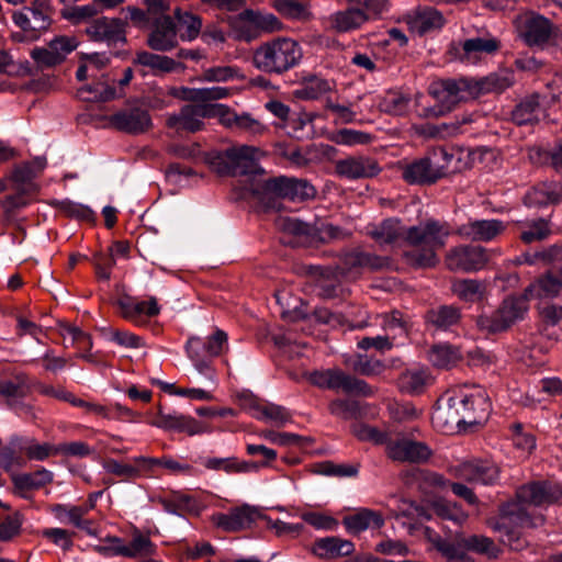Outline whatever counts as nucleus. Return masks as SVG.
I'll list each match as a JSON object with an SVG mask.
<instances>
[{"label":"nucleus","instance_id":"1","mask_svg":"<svg viewBox=\"0 0 562 562\" xmlns=\"http://www.w3.org/2000/svg\"><path fill=\"white\" fill-rule=\"evenodd\" d=\"M452 234L446 221L427 218L418 225L406 227L397 218H386L374 226L369 235L380 245L402 248L406 263L413 268H434L439 262L438 251L446 247Z\"/></svg>","mask_w":562,"mask_h":562},{"label":"nucleus","instance_id":"2","mask_svg":"<svg viewBox=\"0 0 562 562\" xmlns=\"http://www.w3.org/2000/svg\"><path fill=\"white\" fill-rule=\"evenodd\" d=\"M517 502L505 504L501 509L495 529L503 533L502 541L513 550L519 551L526 546L521 530L543 525L542 515L532 516L524 505L548 506L562 497L560 484L550 481L531 482L520 486L516 492Z\"/></svg>","mask_w":562,"mask_h":562},{"label":"nucleus","instance_id":"3","mask_svg":"<svg viewBox=\"0 0 562 562\" xmlns=\"http://www.w3.org/2000/svg\"><path fill=\"white\" fill-rule=\"evenodd\" d=\"M168 94L182 101L192 102L183 105L179 112L170 114L166 120L167 127L177 134H182L202 131L204 119L217 117L220 120L222 104L214 103V101L227 98L231 91L225 87H171Z\"/></svg>","mask_w":562,"mask_h":562},{"label":"nucleus","instance_id":"4","mask_svg":"<svg viewBox=\"0 0 562 562\" xmlns=\"http://www.w3.org/2000/svg\"><path fill=\"white\" fill-rule=\"evenodd\" d=\"M510 86L506 78L490 75L475 79L469 77L442 78L432 81L429 86V94L440 105L431 110L430 115L442 116L451 111L458 103L467 102L492 92H503Z\"/></svg>","mask_w":562,"mask_h":562},{"label":"nucleus","instance_id":"5","mask_svg":"<svg viewBox=\"0 0 562 562\" xmlns=\"http://www.w3.org/2000/svg\"><path fill=\"white\" fill-rule=\"evenodd\" d=\"M249 196L266 207H274L276 199L306 200L315 195V188L305 180L284 176L266 178L259 175L249 181Z\"/></svg>","mask_w":562,"mask_h":562},{"label":"nucleus","instance_id":"6","mask_svg":"<svg viewBox=\"0 0 562 562\" xmlns=\"http://www.w3.org/2000/svg\"><path fill=\"white\" fill-rule=\"evenodd\" d=\"M302 57V47L296 41L278 37L258 46L254 52L252 63L266 74L282 75L297 66Z\"/></svg>","mask_w":562,"mask_h":562},{"label":"nucleus","instance_id":"7","mask_svg":"<svg viewBox=\"0 0 562 562\" xmlns=\"http://www.w3.org/2000/svg\"><path fill=\"white\" fill-rule=\"evenodd\" d=\"M262 155L263 151L260 148L243 145L228 148L216 155L212 159L211 165L220 175L244 177L240 183L244 191L243 194L247 196L249 195L247 187H249L250 179L259 175L262 177L265 173V170L258 165V160Z\"/></svg>","mask_w":562,"mask_h":562},{"label":"nucleus","instance_id":"8","mask_svg":"<svg viewBox=\"0 0 562 562\" xmlns=\"http://www.w3.org/2000/svg\"><path fill=\"white\" fill-rule=\"evenodd\" d=\"M450 402V408L459 415L458 425H482L488 419L492 411L487 392L479 385L462 386Z\"/></svg>","mask_w":562,"mask_h":562},{"label":"nucleus","instance_id":"9","mask_svg":"<svg viewBox=\"0 0 562 562\" xmlns=\"http://www.w3.org/2000/svg\"><path fill=\"white\" fill-rule=\"evenodd\" d=\"M501 41L485 33L463 41H453L448 48L451 58L465 64H476L485 56L494 55L501 49Z\"/></svg>","mask_w":562,"mask_h":562},{"label":"nucleus","instance_id":"10","mask_svg":"<svg viewBox=\"0 0 562 562\" xmlns=\"http://www.w3.org/2000/svg\"><path fill=\"white\" fill-rule=\"evenodd\" d=\"M528 308L525 297H507L497 311L491 315L477 317V326L487 333H498L507 329L514 322L521 318Z\"/></svg>","mask_w":562,"mask_h":562},{"label":"nucleus","instance_id":"11","mask_svg":"<svg viewBox=\"0 0 562 562\" xmlns=\"http://www.w3.org/2000/svg\"><path fill=\"white\" fill-rule=\"evenodd\" d=\"M52 12L49 0H32L29 7L14 11L12 20L21 30L31 33L33 37H37L41 32L49 27Z\"/></svg>","mask_w":562,"mask_h":562},{"label":"nucleus","instance_id":"12","mask_svg":"<svg viewBox=\"0 0 562 562\" xmlns=\"http://www.w3.org/2000/svg\"><path fill=\"white\" fill-rule=\"evenodd\" d=\"M490 260L485 248L475 245H459L445 256L446 267L450 271L474 272L483 269Z\"/></svg>","mask_w":562,"mask_h":562},{"label":"nucleus","instance_id":"13","mask_svg":"<svg viewBox=\"0 0 562 562\" xmlns=\"http://www.w3.org/2000/svg\"><path fill=\"white\" fill-rule=\"evenodd\" d=\"M451 475L472 484L491 485L499 477L498 467L485 460L462 462L449 469Z\"/></svg>","mask_w":562,"mask_h":562},{"label":"nucleus","instance_id":"14","mask_svg":"<svg viewBox=\"0 0 562 562\" xmlns=\"http://www.w3.org/2000/svg\"><path fill=\"white\" fill-rule=\"evenodd\" d=\"M148 424L164 430L184 432L188 436L200 435L209 431L205 424L196 420L192 416L177 412L166 414L160 405L158 406L156 415L148 420Z\"/></svg>","mask_w":562,"mask_h":562},{"label":"nucleus","instance_id":"15","mask_svg":"<svg viewBox=\"0 0 562 562\" xmlns=\"http://www.w3.org/2000/svg\"><path fill=\"white\" fill-rule=\"evenodd\" d=\"M335 173L348 180L368 179L380 173L381 167L376 159L369 156H348L335 161Z\"/></svg>","mask_w":562,"mask_h":562},{"label":"nucleus","instance_id":"16","mask_svg":"<svg viewBox=\"0 0 562 562\" xmlns=\"http://www.w3.org/2000/svg\"><path fill=\"white\" fill-rule=\"evenodd\" d=\"M385 453L393 461L419 463L430 458L431 450L420 441L407 438H390L386 442Z\"/></svg>","mask_w":562,"mask_h":562},{"label":"nucleus","instance_id":"17","mask_svg":"<svg viewBox=\"0 0 562 562\" xmlns=\"http://www.w3.org/2000/svg\"><path fill=\"white\" fill-rule=\"evenodd\" d=\"M555 30L552 22L540 14L531 12L520 18L519 33L529 46L547 43Z\"/></svg>","mask_w":562,"mask_h":562},{"label":"nucleus","instance_id":"18","mask_svg":"<svg viewBox=\"0 0 562 562\" xmlns=\"http://www.w3.org/2000/svg\"><path fill=\"white\" fill-rule=\"evenodd\" d=\"M78 42L71 36H57L49 42L46 48H34L32 58L41 67H53L65 60L66 56L75 50Z\"/></svg>","mask_w":562,"mask_h":562},{"label":"nucleus","instance_id":"19","mask_svg":"<svg viewBox=\"0 0 562 562\" xmlns=\"http://www.w3.org/2000/svg\"><path fill=\"white\" fill-rule=\"evenodd\" d=\"M506 225L501 220H469L456 229L463 239L488 243L502 235Z\"/></svg>","mask_w":562,"mask_h":562},{"label":"nucleus","instance_id":"20","mask_svg":"<svg viewBox=\"0 0 562 562\" xmlns=\"http://www.w3.org/2000/svg\"><path fill=\"white\" fill-rule=\"evenodd\" d=\"M258 519H263L259 508L244 504L231 509L227 514L216 515L214 521L223 530L236 532L250 528Z\"/></svg>","mask_w":562,"mask_h":562},{"label":"nucleus","instance_id":"21","mask_svg":"<svg viewBox=\"0 0 562 562\" xmlns=\"http://www.w3.org/2000/svg\"><path fill=\"white\" fill-rule=\"evenodd\" d=\"M220 123L227 128L248 134L251 137H260L269 132V128L250 113H236L231 108L222 104Z\"/></svg>","mask_w":562,"mask_h":562},{"label":"nucleus","instance_id":"22","mask_svg":"<svg viewBox=\"0 0 562 562\" xmlns=\"http://www.w3.org/2000/svg\"><path fill=\"white\" fill-rule=\"evenodd\" d=\"M447 175V166L434 167L429 158H420L402 168V178L409 184H432Z\"/></svg>","mask_w":562,"mask_h":562},{"label":"nucleus","instance_id":"23","mask_svg":"<svg viewBox=\"0 0 562 562\" xmlns=\"http://www.w3.org/2000/svg\"><path fill=\"white\" fill-rule=\"evenodd\" d=\"M86 33L94 42L116 44L125 42V23L121 19L102 16L91 21Z\"/></svg>","mask_w":562,"mask_h":562},{"label":"nucleus","instance_id":"24","mask_svg":"<svg viewBox=\"0 0 562 562\" xmlns=\"http://www.w3.org/2000/svg\"><path fill=\"white\" fill-rule=\"evenodd\" d=\"M110 122L119 131L135 135L147 132L153 125L148 111L140 108L122 110L113 114Z\"/></svg>","mask_w":562,"mask_h":562},{"label":"nucleus","instance_id":"25","mask_svg":"<svg viewBox=\"0 0 562 562\" xmlns=\"http://www.w3.org/2000/svg\"><path fill=\"white\" fill-rule=\"evenodd\" d=\"M154 50L166 52L177 45V25L169 15L156 18L147 40Z\"/></svg>","mask_w":562,"mask_h":562},{"label":"nucleus","instance_id":"26","mask_svg":"<svg viewBox=\"0 0 562 562\" xmlns=\"http://www.w3.org/2000/svg\"><path fill=\"white\" fill-rule=\"evenodd\" d=\"M32 392V383L24 372H15L9 376H0V396L9 406H15Z\"/></svg>","mask_w":562,"mask_h":562},{"label":"nucleus","instance_id":"27","mask_svg":"<svg viewBox=\"0 0 562 562\" xmlns=\"http://www.w3.org/2000/svg\"><path fill=\"white\" fill-rule=\"evenodd\" d=\"M311 552L322 560H336L350 557L355 552V544L350 540L328 536L316 539L312 546Z\"/></svg>","mask_w":562,"mask_h":562},{"label":"nucleus","instance_id":"28","mask_svg":"<svg viewBox=\"0 0 562 562\" xmlns=\"http://www.w3.org/2000/svg\"><path fill=\"white\" fill-rule=\"evenodd\" d=\"M325 375L326 389H340L345 393L359 394L363 396L373 394L372 387L366 381L349 375L340 369H327L325 370Z\"/></svg>","mask_w":562,"mask_h":562},{"label":"nucleus","instance_id":"29","mask_svg":"<svg viewBox=\"0 0 562 562\" xmlns=\"http://www.w3.org/2000/svg\"><path fill=\"white\" fill-rule=\"evenodd\" d=\"M53 473L44 468L31 473H12L13 493L27 498V493L40 490L53 482Z\"/></svg>","mask_w":562,"mask_h":562},{"label":"nucleus","instance_id":"30","mask_svg":"<svg viewBox=\"0 0 562 562\" xmlns=\"http://www.w3.org/2000/svg\"><path fill=\"white\" fill-rule=\"evenodd\" d=\"M147 457H134L128 463H121L115 459H106L103 461V469L124 481L136 480L142 476H148Z\"/></svg>","mask_w":562,"mask_h":562},{"label":"nucleus","instance_id":"31","mask_svg":"<svg viewBox=\"0 0 562 562\" xmlns=\"http://www.w3.org/2000/svg\"><path fill=\"white\" fill-rule=\"evenodd\" d=\"M200 463L211 471H223L227 474L249 473L259 470V465L252 461L239 460L236 457L217 458L207 457L200 458Z\"/></svg>","mask_w":562,"mask_h":562},{"label":"nucleus","instance_id":"32","mask_svg":"<svg viewBox=\"0 0 562 562\" xmlns=\"http://www.w3.org/2000/svg\"><path fill=\"white\" fill-rule=\"evenodd\" d=\"M369 20L368 13L359 7H349L329 15V27L338 33H346L360 27Z\"/></svg>","mask_w":562,"mask_h":562},{"label":"nucleus","instance_id":"33","mask_svg":"<svg viewBox=\"0 0 562 562\" xmlns=\"http://www.w3.org/2000/svg\"><path fill=\"white\" fill-rule=\"evenodd\" d=\"M515 227L526 245L546 240L552 234L550 221L543 217L517 221Z\"/></svg>","mask_w":562,"mask_h":562},{"label":"nucleus","instance_id":"34","mask_svg":"<svg viewBox=\"0 0 562 562\" xmlns=\"http://www.w3.org/2000/svg\"><path fill=\"white\" fill-rule=\"evenodd\" d=\"M562 200V186L559 182H542L532 187L524 198L528 206H543Z\"/></svg>","mask_w":562,"mask_h":562},{"label":"nucleus","instance_id":"35","mask_svg":"<svg viewBox=\"0 0 562 562\" xmlns=\"http://www.w3.org/2000/svg\"><path fill=\"white\" fill-rule=\"evenodd\" d=\"M562 291L561 283L553 271H547L539 276L525 290L529 299H553Z\"/></svg>","mask_w":562,"mask_h":562},{"label":"nucleus","instance_id":"36","mask_svg":"<svg viewBox=\"0 0 562 562\" xmlns=\"http://www.w3.org/2000/svg\"><path fill=\"white\" fill-rule=\"evenodd\" d=\"M431 383L432 378L424 368L406 369L397 379L400 390L407 394H420Z\"/></svg>","mask_w":562,"mask_h":562},{"label":"nucleus","instance_id":"37","mask_svg":"<svg viewBox=\"0 0 562 562\" xmlns=\"http://www.w3.org/2000/svg\"><path fill=\"white\" fill-rule=\"evenodd\" d=\"M342 262L347 270L361 268L378 271L391 266V259L389 257L364 251L348 252L344 256Z\"/></svg>","mask_w":562,"mask_h":562},{"label":"nucleus","instance_id":"38","mask_svg":"<svg viewBox=\"0 0 562 562\" xmlns=\"http://www.w3.org/2000/svg\"><path fill=\"white\" fill-rule=\"evenodd\" d=\"M116 551L122 557L137 558V557H151L157 553V546L150 540L148 535H144L137 528L132 531V540L130 543L122 544L116 548Z\"/></svg>","mask_w":562,"mask_h":562},{"label":"nucleus","instance_id":"39","mask_svg":"<svg viewBox=\"0 0 562 562\" xmlns=\"http://www.w3.org/2000/svg\"><path fill=\"white\" fill-rule=\"evenodd\" d=\"M445 19L442 14L434 8L418 9L408 19V25L413 32L423 35L432 30H439L443 26Z\"/></svg>","mask_w":562,"mask_h":562},{"label":"nucleus","instance_id":"40","mask_svg":"<svg viewBox=\"0 0 562 562\" xmlns=\"http://www.w3.org/2000/svg\"><path fill=\"white\" fill-rule=\"evenodd\" d=\"M541 114L539 94L535 93L525 98L515 106L512 119L517 125L535 124L540 121Z\"/></svg>","mask_w":562,"mask_h":562},{"label":"nucleus","instance_id":"41","mask_svg":"<svg viewBox=\"0 0 562 562\" xmlns=\"http://www.w3.org/2000/svg\"><path fill=\"white\" fill-rule=\"evenodd\" d=\"M383 522L382 516L370 509H362L342 519L345 528L351 533H360L368 528H380Z\"/></svg>","mask_w":562,"mask_h":562},{"label":"nucleus","instance_id":"42","mask_svg":"<svg viewBox=\"0 0 562 562\" xmlns=\"http://www.w3.org/2000/svg\"><path fill=\"white\" fill-rule=\"evenodd\" d=\"M461 358L460 350L448 344L434 345L427 353L428 361L438 369H450L457 366Z\"/></svg>","mask_w":562,"mask_h":562},{"label":"nucleus","instance_id":"43","mask_svg":"<svg viewBox=\"0 0 562 562\" xmlns=\"http://www.w3.org/2000/svg\"><path fill=\"white\" fill-rule=\"evenodd\" d=\"M79 99L87 102H106L119 97L116 89L108 79L80 88L77 92Z\"/></svg>","mask_w":562,"mask_h":562},{"label":"nucleus","instance_id":"44","mask_svg":"<svg viewBox=\"0 0 562 562\" xmlns=\"http://www.w3.org/2000/svg\"><path fill=\"white\" fill-rule=\"evenodd\" d=\"M461 312L453 305H441L427 312L426 319L438 329H447L459 323Z\"/></svg>","mask_w":562,"mask_h":562},{"label":"nucleus","instance_id":"45","mask_svg":"<svg viewBox=\"0 0 562 562\" xmlns=\"http://www.w3.org/2000/svg\"><path fill=\"white\" fill-rule=\"evenodd\" d=\"M23 439L19 436L10 438L9 445L0 448V467L10 472L13 467H24L25 459L21 456L24 451L22 447Z\"/></svg>","mask_w":562,"mask_h":562},{"label":"nucleus","instance_id":"46","mask_svg":"<svg viewBox=\"0 0 562 562\" xmlns=\"http://www.w3.org/2000/svg\"><path fill=\"white\" fill-rule=\"evenodd\" d=\"M331 90L329 81L317 76L303 78L295 90V97L301 100H316Z\"/></svg>","mask_w":562,"mask_h":562},{"label":"nucleus","instance_id":"47","mask_svg":"<svg viewBox=\"0 0 562 562\" xmlns=\"http://www.w3.org/2000/svg\"><path fill=\"white\" fill-rule=\"evenodd\" d=\"M451 290L459 299L473 302L483 297L486 285L483 281L475 279H459L452 282Z\"/></svg>","mask_w":562,"mask_h":562},{"label":"nucleus","instance_id":"48","mask_svg":"<svg viewBox=\"0 0 562 562\" xmlns=\"http://www.w3.org/2000/svg\"><path fill=\"white\" fill-rule=\"evenodd\" d=\"M148 476H156V468L162 467L171 474L190 475L193 473V467L186 462H180L171 457L165 456L162 458L147 457Z\"/></svg>","mask_w":562,"mask_h":562},{"label":"nucleus","instance_id":"49","mask_svg":"<svg viewBox=\"0 0 562 562\" xmlns=\"http://www.w3.org/2000/svg\"><path fill=\"white\" fill-rule=\"evenodd\" d=\"M135 61L144 67L150 68L155 74L171 72L177 66V61L172 58L149 52L137 53Z\"/></svg>","mask_w":562,"mask_h":562},{"label":"nucleus","instance_id":"50","mask_svg":"<svg viewBox=\"0 0 562 562\" xmlns=\"http://www.w3.org/2000/svg\"><path fill=\"white\" fill-rule=\"evenodd\" d=\"M276 226L281 232L297 236L306 237V240L313 241L316 229L308 224L293 217L279 216L276 220Z\"/></svg>","mask_w":562,"mask_h":562},{"label":"nucleus","instance_id":"51","mask_svg":"<svg viewBox=\"0 0 562 562\" xmlns=\"http://www.w3.org/2000/svg\"><path fill=\"white\" fill-rule=\"evenodd\" d=\"M329 413L340 419H358L362 409L358 401L350 398H336L328 404Z\"/></svg>","mask_w":562,"mask_h":562},{"label":"nucleus","instance_id":"52","mask_svg":"<svg viewBox=\"0 0 562 562\" xmlns=\"http://www.w3.org/2000/svg\"><path fill=\"white\" fill-rule=\"evenodd\" d=\"M431 508L439 518L451 520L458 525L468 519V514L456 502L438 499L432 503Z\"/></svg>","mask_w":562,"mask_h":562},{"label":"nucleus","instance_id":"53","mask_svg":"<svg viewBox=\"0 0 562 562\" xmlns=\"http://www.w3.org/2000/svg\"><path fill=\"white\" fill-rule=\"evenodd\" d=\"M186 349L189 358L194 362L196 370L212 379L213 370L207 361L209 357L202 352V339L200 337L189 338Z\"/></svg>","mask_w":562,"mask_h":562},{"label":"nucleus","instance_id":"54","mask_svg":"<svg viewBox=\"0 0 562 562\" xmlns=\"http://www.w3.org/2000/svg\"><path fill=\"white\" fill-rule=\"evenodd\" d=\"M240 22L248 23L266 32H273L281 27L280 21L273 14H262L252 10H245L238 16Z\"/></svg>","mask_w":562,"mask_h":562},{"label":"nucleus","instance_id":"55","mask_svg":"<svg viewBox=\"0 0 562 562\" xmlns=\"http://www.w3.org/2000/svg\"><path fill=\"white\" fill-rule=\"evenodd\" d=\"M178 20L177 34L179 33L181 40H194L201 30L202 22L199 16L189 12H181L179 9L176 11Z\"/></svg>","mask_w":562,"mask_h":562},{"label":"nucleus","instance_id":"56","mask_svg":"<svg viewBox=\"0 0 562 562\" xmlns=\"http://www.w3.org/2000/svg\"><path fill=\"white\" fill-rule=\"evenodd\" d=\"M382 326L386 331L385 336L391 337V341L393 342L396 338L406 337L408 335V323L398 311L384 314Z\"/></svg>","mask_w":562,"mask_h":562},{"label":"nucleus","instance_id":"57","mask_svg":"<svg viewBox=\"0 0 562 562\" xmlns=\"http://www.w3.org/2000/svg\"><path fill=\"white\" fill-rule=\"evenodd\" d=\"M102 334L111 341L125 347V348H143L145 347L144 339L127 330H121L113 327H104L101 329Z\"/></svg>","mask_w":562,"mask_h":562},{"label":"nucleus","instance_id":"58","mask_svg":"<svg viewBox=\"0 0 562 562\" xmlns=\"http://www.w3.org/2000/svg\"><path fill=\"white\" fill-rule=\"evenodd\" d=\"M254 409L256 418L270 420L278 426L284 425L291 418L284 407L274 404H256Z\"/></svg>","mask_w":562,"mask_h":562},{"label":"nucleus","instance_id":"59","mask_svg":"<svg viewBox=\"0 0 562 562\" xmlns=\"http://www.w3.org/2000/svg\"><path fill=\"white\" fill-rule=\"evenodd\" d=\"M409 99L400 92L389 91L379 103L382 112L392 115H402L406 112Z\"/></svg>","mask_w":562,"mask_h":562},{"label":"nucleus","instance_id":"60","mask_svg":"<svg viewBox=\"0 0 562 562\" xmlns=\"http://www.w3.org/2000/svg\"><path fill=\"white\" fill-rule=\"evenodd\" d=\"M227 334L222 329H216L205 340H202V352L210 357H218L228 349Z\"/></svg>","mask_w":562,"mask_h":562},{"label":"nucleus","instance_id":"61","mask_svg":"<svg viewBox=\"0 0 562 562\" xmlns=\"http://www.w3.org/2000/svg\"><path fill=\"white\" fill-rule=\"evenodd\" d=\"M276 8L282 15L293 20L307 21L312 16L308 7L295 0H280Z\"/></svg>","mask_w":562,"mask_h":562},{"label":"nucleus","instance_id":"62","mask_svg":"<svg viewBox=\"0 0 562 562\" xmlns=\"http://www.w3.org/2000/svg\"><path fill=\"white\" fill-rule=\"evenodd\" d=\"M0 205L3 210L4 220L10 222L15 217L20 210L29 205V200L23 190H16L15 194L4 196L0 201Z\"/></svg>","mask_w":562,"mask_h":562},{"label":"nucleus","instance_id":"63","mask_svg":"<svg viewBox=\"0 0 562 562\" xmlns=\"http://www.w3.org/2000/svg\"><path fill=\"white\" fill-rule=\"evenodd\" d=\"M413 477L419 488L424 491L429 488H443L449 483L443 475L428 470L418 469L413 472Z\"/></svg>","mask_w":562,"mask_h":562},{"label":"nucleus","instance_id":"64","mask_svg":"<svg viewBox=\"0 0 562 562\" xmlns=\"http://www.w3.org/2000/svg\"><path fill=\"white\" fill-rule=\"evenodd\" d=\"M440 553L448 562H473L464 546V538L457 539L456 541L448 540L445 546H441Z\"/></svg>","mask_w":562,"mask_h":562}]
</instances>
